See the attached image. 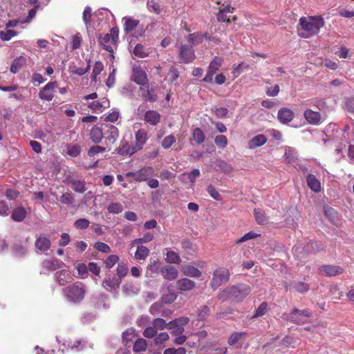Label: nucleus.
<instances>
[{"mask_svg":"<svg viewBox=\"0 0 354 354\" xmlns=\"http://www.w3.org/2000/svg\"><path fill=\"white\" fill-rule=\"evenodd\" d=\"M131 80L138 84L142 86H145L148 83V79L145 71L139 66H133Z\"/></svg>","mask_w":354,"mask_h":354,"instance_id":"1a4fd4ad","label":"nucleus"},{"mask_svg":"<svg viewBox=\"0 0 354 354\" xmlns=\"http://www.w3.org/2000/svg\"><path fill=\"white\" fill-rule=\"evenodd\" d=\"M65 297L71 301L80 302L85 295V289L80 283H75L63 290Z\"/></svg>","mask_w":354,"mask_h":354,"instance_id":"7ed1b4c3","label":"nucleus"},{"mask_svg":"<svg viewBox=\"0 0 354 354\" xmlns=\"http://www.w3.org/2000/svg\"><path fill=\"white\" fill-rule=\"evenodd\" d=\"M90 62L91 60H88V65L86 68H83L82 66H77L75 64H72L69 66V72L71 73L77 75H83L86 72H88L90 69Z\"/></svg>","mask_w":354,"mask_h":354,"instance_id":"c756f323","label":"nucleus"},{"mask_svg":"<svg viewBox=\"0 0 354 354\" xmlns=\"http://www.w3.org/2000/svg\"><path fill=\"white\" fill-rule=\"evenodd\" d=\"M311 315L308 310H299L294 308L290 314V319L297 324H304L307 318Z\"/></svg>","mask_w":354,"mask_h":354,"instance_id":"9d476101","label":"nucleus"},{"mask_svg":"<svg viewBox=\"0 0 354 354\" xmlns=\"http://www.w3.org/2000/svg\"><path fill=\"white\" fill-rule=\"evenodd\" d=\"M90 138L95 144L100 142L103 138L102 129L97 126L93 127L90 131Z\"/></svg>","mask_w":354,"mask_h":354,"instance_id":"a878e982","label":"nucleus"},{"mask_svg":"<svg viewBox=\"0 0 354 354\" xmlns=\"http://www.w3.org/2000/svg\"><path fill=\"white\" fill-rule=\"evenodd\" d=\"M294 117L295 113L288 108H281L278 111L277 118L282 124H288L292 120Z\"/></svg>","mask_w":354,"mask_h":354,"instance_id":"f8f14e48","label":"nucleus"},{"mask_svg":"<svg viewBox=\"0 0 354 354\" xmlns=\"http://www.w3.org/2000/svg\"><path fill=\"white\" fill-rule=\"evenodd\" d=\"M109 105L107 99H103L102 102L95 101L88 104V107L95 112H102L103 108Z\"/></svg>","mask_w":354,"mask_h":354,"instance_id":"473e14b6","label":"nucleus"},{"mask_svg":"<svg viewBox=\"0 0 354 354\" xmlns=\"http://www.w3.org/2000/svg\"><path fill=\"white\" fill-rule=\"evenodd\" d=\"M149 254V250L143 245H138L135 252L134 257L138 261L145 260Z\"/></svg>","mask_w":354,"mask_h":354,"instance_id":"c85d7f7f","label":"nucleus"},{"mask_svg":"<svg viewBox=\"0 0 354 354\" xmlns=\"http://www.w3.org/2000/svg\"><path fill=\"white\" fill-rule=\"evenodd\" d=\"M192 138L198 145L203 143L205 140L204 133L200 128H195L192 130Z\"/></svg>","mask_w":354,"mask_h":354,"instance_id":"e433bc0d","label":"nucleus"},{"mask_svg":"<svg viewBox=\"0 0 354 354\" xmlns=\"http://www.w3.org/2000/svg\"><path fill=\"white\" fill-rule=\"evenodd\" d=\"M268 304L266 302L261 303L257 308L254 315L252 317V319L258 317L263 316L267 311Z\"/></svg>","mask_w":354,"mask_h":354,"instance_id":"603ef678","label":"nucleus"},{"mask_svg":"<svg viewBox=\"0 0 354 354\" xmlns=\"http://www.w3.org/2000/svg\"><path fill=\"white\" fill-rule=\"evenodd\" d=\"M58 87L57 82H51L45 85L39 91V97L42 100L51 101Z\"/></svg>","mask_w":354,"mask_h":354,"instance_id":"0eeeda50","label":"nucleus"},{"mask_svg":"<svg viewBox=\"0 0 354 354\" xmlns=\"http://www.w3.org/2000/svg\"><path fill=\"white\" fill-rule=\"evenodd\" d=\"M251 292V288L248 285L240 284L236 286L227 288L219 293L220 299L232 298L241 301Z\"/></svg>","mask_w":354,"mask_h":354,"instance_id":"f03ea898","label":"nucleus"},{"mask_svg":"<svg viewBox=\"0 0 354 354\" xmlns=\"http://www.w3.org/2000/svg\"><path fill=\"white\" fill-rule=\"evenodd\" d=\"M62 265L63 263L55 258L44 260L42 263V267L48 271H53L61 268Z\"/></svg>","mask_w":354,"mask_h":354,"instance_id":"a211bd4d","label":"nucleus"},{"mask_svg":"<svg viewBox=\"0 0 354 354\" xmlns=\"http://www.w3.org/2000/svg\"><path fill=\"white\" fill-rule=\"evenodd\" d=\"M320 272L328 277H333L337 274H340L343 272V268L332 265L323 266L319 268Z\"/></svg>","mask_w":354,"mask_h":354,"instance_id":"4468645a","label":"nucleus"},{"mask_svg":"<svg viewBox=\"0 0 354 354\" xmlns=\"http://www.w3.org/2000/svg\"><path fill=\"white\" fill-rule=\"evenodd\" d=\"M299 21L298 35L302 38H309L318 34L324 25V21L320 16L302 17Z\"/></svg>","mask_w":354,"mask_h":354,"instance_id":"f257e3e1","label":"nucleus"},{"mask_svg":"<svg viewBox=\"0 0 354 354\" xmlns=\"http://www.w3.org/2000/svg\"><path fill=\"white\" fill-rule=\"evenodd\" d=\"M66 153L71 157H77L80 153V147L75 145H68L66 148Z\"/></svg>","mask_w":354,"mask_h":354,"instance_id":"de8ad7c7","label":"nucleus"},{"mask_svg":"<svg viewBox=\"0 0 354 354\" xmlns=\"http://www.w3.org/2000/svg\"><path fill=\"white\" fill-rule=\"evenodd\" d=\"M176 287L181 291H191L196 288V283L188 278H183L177 281Z\"/></svg>","mask_w":354,"mask_h":354,"instance_id":"2eb2a0df","label":"nucleus"},{"mask_svg":"<svg viewBox=\"0 0 354 354\" xmlns=\"http://www.w3.org/2000/svg\"><path fill=\"white\" fill-rule=\"evenodd\" d=\"M123 292L127 295L136 294L138 292V288L131 283H126L122 287Z\"/></svg>","mask_w":354,"mask_h":354,"instance_id":"a18cd8bd","label":"nucleus"},{"mask_svg":"<svg viewBox=\"0 0 354 354\" xmlns=\"http://www.w3.org/2000/svg\"><path fill=\"white\" fill-rule=\"evenodd\" d=\"M154 170L151 167H144L135 172H128L126 176L132 177L136 181H145L153 176Z\"/></svg>","mask_w":354,"mask_h":354,"instance_id":"423d86ee","label":"nucleus"},{"mask_svg":"<svg viewBox=\"0 0 354 354\" xmlns=\"http://www.w3.org/2000/svg\"><path fill=\"white\" fill-rule=\"evenodd\" d=\"M168 325H169L168 328H171L173 330V331H172L173 335L178 336V335L183 334V333L184 331V328L182 326L178 325V324L172 325L171 322Z\"/></svg>","mask_w":354,"mask_h":354,"instance_id":"0e129e2a","label":"nucleus"},{"mask_svg":"<svg viewBox=\"0 0 354 354\" xmlns=\"http://www.w3.org/2000/svg\"><path fill=\"white\" fill-rule=\"evenodd\" d=\"M89 221L86 218H80L77 219L75 223L74 226L76 229L82 230V229H86L89 225Z\"/></svg>","mask_w":354,"mask_h":354,"instance_id":"13d9d810","label":"nucleus"},{"mask_svg":"<svg viewBox=\"0 0 354 354\" xmlns=\"http://www.w3.org/2000/svg\"><path fill=\"white\" fill-rule=\"evenodd\" d=\"M104 66L102 62H96L93 68V72L91 75V79L94 81H97V77L100 73L103 71Z\"/></svg>","mask_w":354,"mask_h":354,"instance_id":"58836bf2","label":"nucleus"},{"mask_svg":"<svg viewBox=\"0 0 354 354\" xmlns=\"http://www.w3.org/2000/svg\"><path fill=\"white\" fill-rule=\"evenodd\" d=\"M50 241L45 236H39L35 241V247L41 252L47 251L50 246Z\"/></svg>","mask_w":354,"mask_h":354,"instance_id":"5701e85b","label":"nucleus"},{"mask_svg":"<svg viewBox=\"0 0 354 354\" xmlns=\"http://www.w3.org/2000/svg\"><path fill=\"white\" fill-rule=\"evenodd\" d=\"M304 117L309 124L313 125L319 124L322 119L319 112L314 111L310 109H306L304 112Z\"/></svg>","mask_w":354,"mask_h":354,"instance_id":"ddd939ff","label":"nucleus"},{"mask_svg":"<svg viewBox=\"0 0 354 354\" xmlns=\"http://www.w3.org/2000/svg\"><path fill=\"white\" fill-rule=\"evenodd\" d=\"M176 142V138L173 135H169L166 136L162 141V147L167 149L171 147V145Z\"/></svg>","mask_w":354,"mask_h":354,"instance_id":"3c124183","label":"nucleus"},{"mask_svg":"<svg viewBox=\"0 0 354 354\" xmlns=\"http://www.w3.org/2000/svg\"><path fill=\"white\" fill-rule=\"evenodd\" d=\"M216 3L221 5L219 8V12L217 15L218 20H223V14L232 13L234 8L231 7L227 0H216Z\"/></svg>","mask_w":354,"mask_h":354,"instance_id":"f3484780","label":"nucleus"},{"mask_svg":"<svg viewBox=\"0 0 354 354\" xmlns=\"http://www.w3.org/2000/svg\"><path fill=\"white\" fill-rule=\"evenodd\" d=\"M136 144L135 145V147L137 150L139 151L142 149V147L147 140V132L144 129L138 130L136 133Z\"/></svg>","mask_w":354,"mask_h":354,"instance_id":"b1692460","label":"nucleus"},{"mask_svg":"<svg viewBox=\"0 0 354 354\" xmlns=\"http://www.w3.org/2000/svg\"><path fill=\"white\" fill-rule=\"evenodd\" d=\"M17 32L13 30H8L7 31H1L0 32V37L3 41H8L12 37L15 36Z\"/></svg>","mask_w":354,"mask_h":354,"instance_id":"680f3d73","label":"nucleus"},{"mask_svg":"<svg viewBox=\"0 0 354 354\" xmlns=\"http://www.w3.org/2000/svg\"><path fill=\"white\" fill-rule=\"evenodd\" d=\"M166 261L169 263H179L180 257L174 251H169L166 254Z\"/></svg>","mask_w":354,"mask_h":354,"instance_id":"37998d69","label":"nucleus"},{"mask_svg":"<svg viewBox=\"0 0 354 354\" xmlns=\"http://www.w3.org/2000/svg\"><path fill=\"white\" fill-rule=\"evenodd\" d=\"M91 8L89 6H86L83 12L82 18L83 21L86 26L90 25L91 18Z\"/></svg>","mask_w":354,"mask_h":354,"instance_id":"bf43d9fd","label":"nucleus"},{"mask_svg":"<svg viewBox=\"0 0 354 354\" xmlns=\"http://www.w3.org/2000/svg\"><path fill=\"white\" fill-rule=\"evenodd\" d=\"M138 150L135 145H131L127 141L122 140L114 153L121 156H132Z\"/></svg>","mask_w":354,"mask_h":354,"instance_id":"9b49d317","label":"nucleus"},{"mask_svg":"<svg viewBox=\"0 0 354 354\" xmlns=\"http://www.w3.org/2000/svg\"><path fill=\"white\" fill-rule=\"evenodd\" d=\"M160 267V263L158 261H152L150 259V263L147 266V271H146V277H152L153 274L157 273L158 272Z\"/></svg>","mask_w":354,"mask_h":354,"instance_id":"72a5a7b5","label":"nucleus"},{"mask_svg":"<svg viewBox=\"0 0 354 354\" xmlns=\"http://www.w3.org/2000/svg\"><path fill=\"white\" fill-rule=\"evenodd\" d=\"M60 201L63 204L72 205L74 201L73 195L71 193L66 192L61 196Z\"/></svg>","mask_w":354,"mask_h":354,"instance_id":"4d7b16f0","label":"nucleus"},{"mask_svg":"<svg viewBox=\"0 0 354 354\" xmlns=\"http://www.w3.org/2000/svg\"><path fill=\"white\" fill-rule=\"evenodd\" d=\"M106 151V147L95 145L91 147L88 151V156L93 157L100 153H102Z\"/></svg>","mask_w":354,"mask_h":354,"instance_id":"6e6d98bb","label":"nucleus"},{"mask_svg":"<svg viewBox=\"0 0 354 354\" xmlns=\"http://www.w3.org/2000/svg\"><path fill=\"white\" fill-rule=\"evenodd\" d=\"M180 62L184 64L194 61L195 54L192 47L186 45H181L179 48Z\"/></svg>","mask_w":354,"mask_h":354,"instance_id":"6e6552de","label":"nucleus"},{"mask_svg":"<svg viewBox=\"0 0 354 354\" xmlns=\"http://www.w3.org/2000/svg\"><path fill=\"white\" fill-rule=\"evenodd\" d=\"M161 115L156 111L150 110L145 113L144 120L151 125H156L159 123Z\"/></svg>","mask_w":354,"mask_h":354,"instance_id":"6ab92c4d","label":"nucleus"},{"mask_svg":"<svg viewBox=\"0 0 354 354\" xmlns=\"http://www.w3.org/2000/svg\"><path fill=\"white\" fill-rule=\"evenodd\" d=\"M163 277L167 280H174L178 276V270L173 266H167L161 270Z\"/></svg>","mask_w":354,"mask_h":354,"instance_id":"393cba45","label":"nucleus"},{"mask_svg":"<svg viewBox=\"0 0 354 354\" xmlns=\"http://www.w3.org/2000/svg\"><path fill=\"white\" fill-rule=\"evenodd\" d=\"M25 62L26 59L23 57H19L15 59L10 66V71L12 73H17Z\"/></svg>","mask_w":354,"mask_h":354,"instance_id":"4c0bfd02","label":"nucleus"},{"mask_svg":"<svg viewBox=\"0 0 354 354\" xmlns=\"http://www.w3.org/2000/svg\"><path fill=\"white\" fill-rule=\"evenodd\" d=\"M169 336L167 333L162 332L160 333L154 339V344L156 345H160L167 341Z\"/></svg>","mask_w":354,"mask_h":354,"instance_id":"864d4df0","label":"nucleus"},{"mask_svg":"<svg viewBox=\"0 0 354 354\" xmlns=\"http://www.w3.org/2000/svg\"><path fill=\"white\" fill-rule=\"evenodd\" d=\"M286 290H294L302 293L308 290L309 286L301 281H294L289 285H286Z\"/></svg>","mask_w":354,"mask_h":354,"instance_id":"4be33fe9","label":"nucleus"},{"mask_svg":"<svg viewBox=\"0 0 354 354\" xmlns=\"http://www.w3.org/2000/svg\"><path fill=\"white\" fill-rule=\"evenodd\" d=\"M147 341L143 338H138L134 343L133 351L136 353L145 351L147 349Z\"/></svg>","mask_w":354,"mask_h":354,"instance_id":"c9c22d12","label":"nucleus"},{"mask_svg":"<svg viewBox=\"0 0 354 354\" xmlns=\"http://www.w3.org/2000/svg\"><path fill=\"white\" fill-rule=\"evenodd\" d=\"M245 335V332H234L229 336L227 344L231 346H234Z\"/></svg>","mask_w":354,"mask_h":354,"instance_id":"7c9ffc66","label":"nucleus"},{"mask_svg":"<svg viewBox=\"0 0 354 354\" xmlns=\"http://www.w3.org/2000/svg\"><path fill=\"white\" fill-rule=\"evenodd\" d=\"M107 128V136H106V145H113L117 140L119 133L118 129L113 125H106Z\"/></svg>","mask_w":354,"mask_h":354,"instance_id":"dca6fc26","label":"nucleus"},{"mask_svg":"<svg viewBox=\"0 0 354 354\" xmlns=\"http://www.w3.org/2000/svg\"><path fill=\"white\" fill-rule=\"evenodd\" d=\"M119 30L115 27L111 29L110 33L106 34L100 38V44L107 51H113V46H116L118 40Z\"/></svg>","mask_w":354,"mask_h":354,"instance_id":"20e7f679","label":"nucleus"},{"mask_svg":"<svg viewBox=\"0 0 354 354\" xmlns=\"http://www.w3.org/2000/svg\"><path fill=\"white\" fill-rule=\"evenodd\" d=\"M181 270L184 275L189 277L199 278L202 274L198 268L190 265L183 266Z\"/></svg>","mask_w":354,"mask_h":354,"instance_id":"aec40b11","label":"nucleus"},{"mask_svg":"<svg viewBox=\"0 0 354 354\" xmlns=\"http://www.w3.org/2000/svg\"><path fill=\"white\" fill-rule=\"evenodd\" d=\"M230 277V272L225 268H218L213 274V277L211 281L212 287L216 290L221 285L226 283Z\"/></svg>","mask_w":354,"mask_h":354,"instance_id":"39448f33","label":"nucleus"},{"mask_svg":"<svg viewBox=\"0 0 354 354\" xmlns=\"http://www.w3.org/2000/svg\"><path fill=\"white\" fill-rule=\"evenodd\" d=\"M107 209L110 213L119 214L122 212L124 209L120 203H112L108 206Z\"/></svg>","mask_w":354,"mask_h":354,"instance_id":"8fccbe9b","label":"nucleus"},{"mask_svg":"<svg viewBox=\"0 0 354 354\" xmlns=\"http://www.w3.org/2000/svg\"><path fill=\"white\" fill-rule=\"evenodd\" d=\"M149 53L144 48L141 44H137L133 50V55L140 58H144L148 55Z\"/></svg>","mask_w":354,"mask_h":354,"instance_id":"ea45409f","label":"nucleus"},{"mask_svg":"<svg viewBox=\"0 0 354 354\" xmlns=\"http://www.w3.org/2000/svg\"><path fill=\"white\" fill-rule=\"evenodd\" d=\"M120 283V279L113 277L112 279H105L102 282V286L107 290H111L115 286L118 287Z\"/></svg>","mask_w":354,"mask_h":354,"instance_id":"f704fd0d","label":"nucleus"},{"mask_svg":"<svg viewBox=\"0 0 354 354\" xmlns=\"http://www.w3.org/2000/svg\"><path fill=\"white\" fill-rule=\"evenodd\" d=\"M214 142L217 146L221 148H225L227 145V139L223 135L217 136L215 138Z\"/></svg>","mask_w":354,"mask_h":354,"instance_id":"338daca9","label":"nucleus"},{"mask_svg":"<svg viewBox=\"0 0 354 354\" xmlns=\"http://www.w3.org/2000/svg\"><path fill=\"white\" fill-rule=\"evenodd\" d=\"M26 210L21 206L16 207L11 215L12 218L15 221H22L26 216Z\"/></svg>","mask_w":354,"mask_h":354,"instance_id":"bb28decb","label":"nucleus"},{"mask_svg":"<svg viewBox=\"0 0 354 354\" xmlns=\"http://www.w3.org/2000/svg\"><path fill=\"white\" fill-rule=\"evenodd\" d=\"M153 326L156 330H163L168 328L167 324L165 319L162 318H156L153 321Z\"/></svg>","mask_w":354,"mask_h":354,"instance_id":"5fc2aeb1","label":"nucleus"},{"mask_svg":"<svg viewBox=\"0 0 354 354\" xmlns=\"http://www.w3.org/2000/svg\"><path fill=\"white\" fill-rule=\"evenodd\" d=\"M188 41L194 45H196L203 40V35L199 32H194L189 35Z\"/></svg>","mask_w":354,"mask_h":354,"instance_id":"c03bdc74","label":"nucleus"},{"mask_svg":"<svg viewBox=\"0 0 354 354\" xmlns=\"http://www.w3.org/2000/svg\"><path fill=\"white\" fill-rule=\"evenodd\" d=\"M248 68L249 65L245 64L243 62L240 63L237 66H234L232 68V73L235 77H238L242 72L243 68Z\"/></svg>","mask_w":354,"mask_h":354,"instance_id":"052dcab7","label":"nucleus"},{"mask_svg":"<svg viewBox=\"0 0 354 354\" xmlns=\"http://www.w3.org/2000/svg\"><path fill=\"white\" fill-rule=\"evenodd\" d=\"M216 165L221 171L225 174H230L233 170L232 167L230 164L223 160H218Z\"/></svg>","mask_w":354,"mask_h":354,"instance_id":"79ce46f5","label":"nucleus"},{"mask_svg":"<svg viewBox=\"0 0 354 354\" xmlns=\"http://www.w3.org/2000/svg\"><path fill=\"white\" fill-rule=\"evenodd\" d=\"M254 216L256 221L259 224H264L266 221V217L264 212L261 209H254Z\"/></svg>","mask_w":354,"mask_h":354,"instance_id":"e2e57ef3","label":"nucleus"},{"mask_svg":"<svg viewBox=\"0 0 354 354\" xmlns=\"http://www.w3.org/2000/svg\"><path fill=\"white\" fill-rule=\"evenodd\" d=\"M122 20L124 21V30L126 32H130L134 30L138 25L139 21L133 19L131 17H124Z\"/></svg>","mask_w":354,"mask_h":354,"instance_id":"2f4dec72","label":"nucleus"},{"mask_svg":"<svg viewBox=\"0 0 354 354\" xmlns=\"http://www.w3.org/2000/svg\"><path fill=\"white\" fill-rule=\"evenodd\" d=\"M128 272V267L127 264L120 263L118 265L117 267V279H120V282L122 281V279L126 276Z\"/></svg>","mask_w":354,"mask_h":354,"instance_id":"a19ab883","label":"nucleus"},{"mask_svg":"<svg viewBox=\"0 0 354 354\" xmlns=\"http://www.w3.org/2000/svg\"><path fill=\"white\" fill-rule=\"evenodd\" d=\"M308 186L315 192H319L321 190V185L319 180L312 174L307 176Z\"/></svg>","mask_w":354,"mask_h":354,"instance_id":"cd10ccee","label":"nucleus"},{"mask_svg":"<svg viewBox=\"0 0 354 354\" xmlns=\"http://www.w3.org/2000/svg\"><path fill=\"white\" fill-rule=\"evenodd\" d=\"M71 187L75 192L80 193H83L86 190L84 183L80 180L72 181Z\"/></svg>","mask_w":354,"mask_h":354,"instance_id":"49530a36","label":"nucleus"},{"mask_svg":"<svg viewBox=\"0 0 354 354\" xmlns=\"http://www.w3.org/2000/svg\"><path fill=\"white\" fill-rule=\"evenodd\" d=\"M223 62V59L219 57H215L214 59L211 62L209 66L215 71H218L219 68L221 66Z\"/></svg>","mask_w":354,"mask_h":354,"instance_id":"69168bd1","label":"nucleus"},{"mask_svg":"<svg viewBox=\"0 0 354 354\" xmlns=\"http://www.w3.org/2000/svg\"><path fill=\"white\" fill-rule=\"evenodd\" d=\"M163 354H186V350L183 347L178 348H169L165 350Z\"/></svg>","mask_w":354,"mask_h":354,"instance_id":"774afa93","label":"nucleus"},{"mask_svg":"<svg viewBox=\"0 0 354 354\" xmlns=\"http://www.w3.org/2000/svg\"><path fill=\"white\" fill-rule=\"evenodd\" d=\"M266 141L267 138L264 135L259 134L250 140L248 147L249 149H254L263 145Z\"/></svg>","mask_w":354,"mask_h":354,"instance_id":"412c9836","label":"nucleus"},{"mask_svg":"<svg viewBox=\"0 0 354 354\" xmlns=\"http://www.w3.org/2000/svg\"><path fill=\"white\" fill-rule=\"evenodd\" d=\"M122 336L125 345H127L136 337L135 330L132 328L128 329L123 333Z\"/></svg>","mask_w":354,"mask_h":354,"instance_id":"09e8293b","label":"nucleus"}]
</instances>
